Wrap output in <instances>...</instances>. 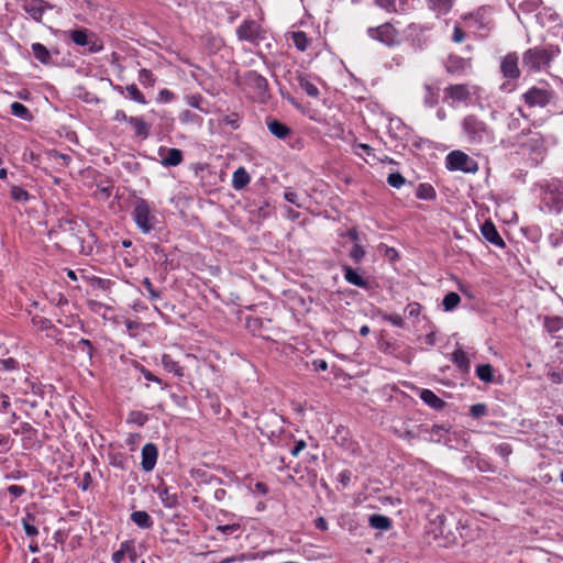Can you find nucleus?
<instances>
[{
	"mask_svg": "<svg viewBox=\"0 0 563 563\" xmlns=\"http://www.w3.org/2000/svg\"><path fill=\"white\" fill-rule=\"evenodd\" d=\"M125 551H132V541L121 543L120 549L112 554V562L122 563L125 558Z\"/></svg>",
	"mask_w": 563,
	"mask_h": 563,
	"instance_id": "obj_42",
	"label": "nucleus"
},
{
	"mask_svg": "<svg viewBox=\"0 0 563 563\" xmlns=\"http://www.w3.org/2000/svg\"><path fill=\"white\" fill-rule=\"evenodd\" d=\"M343 273L344 278L347 283L361 288L367 287V282L362 276H360L352 267L344 265Z\"/></svg>",
	"mask_w": 563,
	"mask_h": 563,
	"instance_id": "obj_23",
	"label": "nucleus"
},
{
	"mask_svg": "<svg viewBox=\"0 0 563 563\" xmlns=\"http://www.w3.org/2000/svg\"><path fill=\"white\" fill-rule=\"evenodd\" d=\"M446 167L451 170H462L464 173H476L477 163L462 151H452L446 156Z\"/></svg>",
	"mask_w": 563,
	"mask_h": 563,
	"instance_id": "obj_5",
	"label": "nucleus"
},
{
	"mask_svg": "<svg viewBox=\"0 0 563 563\" xmlns=\"http://www.w3.org/2000/svg\"><path fill=\"white\" fill-rule=\"evenodd\" d=\"M129 123L133 126L137 137L146 139L150 134V124L142 117H130Z\"/></svg>",
	"mask_w": 563,
	"mask_h": 563,
	"instance_id": "obj_20",
	"label": "nucleus"
},
{
	"mask_svg": "<svg viewBox=\"0 0 563 563\" xmlns=\"http://www.w3.org/2000/svg\"><path fill=\"white\" fill-rule=\"evenodd\" d=\"M545 199L555 211L561 212L563 210V181L552 180L548 185Z\"/></svg>",
	"mask_w": 563,
	"mask_h": 563,
	"instance_id": "obj_11",
	"label": "nucleus"
},
{
	"mask_svg": "<svg viewBox=\"0 0 563 563\" xmlns=\"http://www.w3.org/2000/svg\"><path fill=\"white\" fill-rule=\"evenodd\" d=\"M8 493L13 498H19L25 493V488L23 486H19V485H11L8 487Z\"/></svg>",
	"mask_w": 563,
	"mask_h": 563,
	"instance_id": "obj_61",
	"label": "nucleus"
},
{
	"mask_svg": "<svg viewBox=\"0 0 563 563\" xmlns=\"http://www.w3.org/2000/svg\"><path fill=\"white\" fill-rule=\"evenodd\" d=\"M544 328L551 334H554L563 329V318L551 316L544 318Z\"/></svg>",
	"mask_w": 563,
	"mask_h": 563,
	"instance_id": "obj_32",
	"label": "nucleus"
},
{
	"mask_svg": "<svg viewBox=\"0 0 563 563\" xmlns=\"http://www.w3.org/2000/svg\"><path fill=\"white\" fill-rule=\"evenodd\" d=\"M481 232L489 243L498 247H505V242L492 221H485L481 227Z\"/></svg>",
	"mask_w": 563,
	"mask_h": 563,
	"instance_id": "obj_15",
	"label": "nucleus"
},
{
	"mask_svg": "<svg viewBox=\"0 0 563 563\" xmlns=\"http://www.w3.org/2000/svg\"><path fill=\"white\" fill-rule=\"evenodd\" d=\"M477 377L484 383L493 382V367L489 364H481L476 367Z\"/></svg>",
	"mask_w": 563,
	"mask_h": 563,
	"instance_id": "obj_40",
	"label": "nucleus"
},
{
	"mask_svg": "<svg viewBox=\"0 0 563 563\" xmlns=\"http://www.w3.org/2000/svg\"><path fill=\"white\" fill-rule=\"evenodd\" d=\"M393 432L400 439L411 441L423 435L428 432V428L422 424H413L409 421H401L393 426Z\"/></svg>",
	"mask_w": 563,
	"mask_h": 563,
	"instance_id": "obj_7",
	"label": "nucleus"
},
{
	"mask_svg": "<svg viewBox=\"0 0 563 563\" xmlns=\"http://www.w3.org/2000/svg\"><path fill=\"white\" fill-rule=\"evenodd\" d=\"M500 69L506 78L518 79L520 77L518 55L516 53L507 54L501 60Z\"/></svg>",
	"mask_w": 563,
	"mask_h": 563,
	"instance_id": "obj_12",
	"label": "nucleus"
},
{
	"mask_svg": "<svg viewBox=\"0 0 563 563\" xmlns=\"http://www.w3.org/2000/svg\"><path fill=\"white\" fill-rule=\"evenodd\" d=\"M125 325L131 336H136V330H139L142 327L141 322L135 320H126Z\"/></svg>",
	"mask_w": 563,
	"mask_h": 563,
	"instance_id": "obj_59",
	"label": "nucleus"
},
{
	"mask_svg": "<svg viewBox=\"0 0 563 563\" xmlns=\"http://www.w3.org/2000/svg\"><path fill=\"white\" fill-rule=\"evenodd\" d=\"M23 529L27 537H35L38 534L37 528L27 522L26 520H23Z\"/></svg>",
	"mask_w": 563,
	"mask_h": 563,
	"instance_id": "obj_63",
	"label": "nucleus"
},
{
	"mask_svg": "<svg viewBox=\"0 0 563 563\" xmlns=\"http://www.w3.org/2000/svg\"><path fill=\"white\" fill-rule=\"evenodd\" d=\"M139 81L144 86H153L155 84V78L152 71L143 68L139 73Z\"/></svg>",
	"mask_w": 563,
	"mask_h": 563,
	"instance_id": "obj_45",
	"label": "nucleus"
},
{
	"mask_svg": "<svg viewBox=\"0 0 563 563\" xmlns=\"http://www.w3.org/2000/svg\"><path fill=\"white\" fill-rule=\"evenodd\" d=\"M158 497L167 508H173L178 504L177 494L170 493L168 487L158 488Z\"/></svg>",
	"mask_w": 563,
	"mask_h": 563,
	"instance_id": "obj_28",
	"label": "nucleus"
},
{
	"mask_svg": "<svg viewBox=\"0 0 563 563\" xmlns=\"http://www.w3.org/2000/svg\"><path fill=\"white\" fill-rule=\"evenodd\" d=\"M284 198L287 202L295 205L297 208H302L305 202L307 201V197L305 194H298L290 189H287L284 192Z\"/></svg>",
	"mask_w": 563,
	"mask_h": 563,
	"instance_id": "obj_33",
	"label": "nucleus"
},
{
	"mask_svg": "<svg viewBox=\"0 0 563 563\" xmlns=\"http://www.w3.org/2000/svg\"><path fill=\"white\" fill-rule=\"evenodd\" d=\"M88 307L89 309L95 312V313H99V314H102L103 318H106V313L104 311L106 310H110L111 308L106 306L104 303L102 302H99L97 300H90L88 302Z\"/></svg>",
	"mask_w": 563,
	"mask_h": 563,
	"instance_id": "obj_48",
	"label": "nucleus"
},
{
	"mask_svg": "<svg viewBox=\"0 0 563 563\" xmlns=\"http://www.w3.org/2000/svg\"><path fill=\"white\" fill-rule=\"evenodd\" d=\"M128 421L129 422H133V423L142 427L147 421V416L145 413L141 412V411H132L129 415Z\"/></svg>",
	"mask_w": 563,
	"mask_h": 563,
	"instance_id": "obj_49",
	"label": "nucleus"
},
{
	"mask_svg": "<svg viewBox=\"0 0 563 563\" xmlns=\"http://www.w3.org/2000/svg\"><path fill=\"white\" fill-rule=\"evenodd\" d=\"M299 87L311 98L319 96V89L306 75H299L297 77Z\"/></svg>",
	"mask_w": 563,
	"mask_h": 563,
	"instance_id": "obj_24",
	"label": "nucleus"
},
{
	"mask_svg": "<svg viewBox=\"0 0 563 563\" xmlns=\"http://www.w3.org/2000/svg\"><path fill=\"white\" fill-rule=\"evenodd\" d=\"M32 52L34 57L43 64H47L51 59L48 49L41 43L32 44Z\"/></svg>",
	"mask_w": 563,
	"mask_h": 563,
	"instance_id": "obj_34",
	"label": "nucleus"
},
{
	"mask_svg": "<svg viewBox=\"0 0 563 563\" xmlns=\"http://www.w3.org/2000/svg\"><path fill=\"white\" fill-rule=\"evenodd\" d=\"M365 256V251L362 245L358 243H354L352 250L350 251V257L354 262H360Z\"/></svg>",
	"mask_w": 563,
	"mask_h": 563,
	"instance_id": "obj_51",
	"label": "nucleus"
},
{
	"mask_svg": "<svg viewBox=\"0 0 563 563\" xmlns=\"http://www.w3.org/2000/svg\"><path fill=\"white\" fill-rule=\"evenodd\" d=\"M369 526L378 530H388L391 527V520L384 515H372L368 518Z\"/></svg>",
	"mask_w": 563,
	"mask_h": 563,
	"instance_id": "obj_29",
	"label": "nucleus"
},
{
	"mask_svg": "<svg viewBox=\"0 0 563 563\" xmlns=\"http://www.w3.org/2000/svg\"><path fill=\"white\" fill-rule=\"evenodd\" d=\"M461 301L459 294L451 291L446 294L442 300V305L445 311L455 309Z\"/></svg>",
	"mask_w": 563,
	"mask_h": 563,
	"instance_id": "obj_41",
	"label": "nucleus"
},
{
	"mask_svg": "<svg viewBox=\"0 0 563 563\" xmlns=\"http://www.w3.org/2000/svg\"><path fill=\"white\" fill-rule=\"evenodd\" d=\"M267 129L269 132L279 140H285L290 135V129L283 122L277 120H267Z\"/></svg>",
	"mask_w": 563,
	"mask_h": 563,
	"instance_id": "obj_18",
	"label": "nucleus"
},
{
	"mask_svg": "<svg viewBox=\"0 0 563 563\" xmlns=\"http://www.w3.org/2000/svg\"><path fill=\"white\" fill-rule=\"evenodd\" d=\"M142 284L147 290L151 299H156L159 297V292L153 287V284L151 283L150 278L145 277Z\"/></svg>",
	"mask_w": 563,
	"mask_h": 563,
	"instance_id": "obj_56",
	"label": "nucleus"
},
{
	"mask_svg": "<svg viewBox=\"0 0 563 563\" xmlns=\"http://www.w3.org/2000/svg\"><path fill=\"white\" fill-rule=\"evenodd\" d=\"M34 327L40 331L49 330L53 328L51 320L43 317H35L32 319Z\"/></svg>",
	"mask_w": 563,
	"mask_h": 563,
	"instance_id": "obj_47",
	"label": "nucleus"
},
{
	"mask_svg": "<svg viewBox=\"0 0 563 563\" xmlns=\"http://www.w3.org/2000/svg\"><path fill=\"white\" fill-rule=\"evenodd\" d=\"M201 101H202V97L200 95H192V96L187 97V103L190 107L199 109L202 112H207V110H205L201 107Z\"/></svg>",
	"mask_w": 563,
	"mask_h": 563,
	"instance_id": "obj_53",
	"label": "nucleus"
},
{
	"mask_svg": "<svg viewBox=\"0 0 563 563\" xmlns=\"http://www.w3.org/2000/svg\"><path fill=\"white\" fill-rule=\"evenodd\" d=\"M294 45L300 52H305L310 45V40L302 31H296L290 34Z\"/></svg>",
	"mask_w": 563,
	"mask_h": 563,
	"instance_id": "obj_31",
	"label": "nucleus"
},
{
	"mask_svg": "<svg viewBox=\"0 0 563 563\" xmlns=\"http://www.w3.org/2000/svg\"><path fill=\"white\" fill-rule=\"evenodd\" d=\"M21 8L34 21L41 22L43 14L53 7L44 0H22Z\"/></svg>",
	"mask_w": 563,
	"mask_h": 563,
	"instance_id": "obj_10",
	"label": "nucleus"
},
{
	"mask_svg": "<svg viewBox=\"0 0 563 563\" xmlns=\"http://www.w3.org/2000/svg\"><path fill=\"white\" fill-rule=\"evenodd\" d=\"M462 130L471 145H492L495 142L494 130L474 114L463 119Z\"/></svg>",
	"mask_w": 563,
	"mask_h": 563,
	"instance_id": "obj_1",
	"label": "nucleus"
},
{
	"mask_svg": "<svg viewBox=\"0 0 563 563\" xmlns=\"http://www.w3.org/2000/svg\"><path fill=\"white\" fill-rule=\"evenodd\" d=\"M496 453L503 457H508L512 453V449L508 443H500L495 448Z\"/></svg>",
	"mask_w": 563,
	"mask_h": 563,
	"instance_id": "obj_57",
	"label": "nucleus"
},
{
	"mask_svg": "<svg viewBox=\"0 0 563 563\" xmlns=\"http://www.w3.org/2000/svg\"><path fill=\"white\" fill-rule=\"evenodd\" d=\"M236 35L240 41L255 43L263 38L261 25L254 20H245L238 29Z\"/></svg>",
	"mask_w": 563,
	"mask_h": 563,
	"instance_id": "obj_8",
	"label": "nucleus"
},
{
	"mask_svg": "<svg viewBox=\"0 0 563 563\" xmlns=\"http://www.w3.org/2000/svg\"><path fill=\"white\" fill-rule=\"evenodd\" d=\"M405 183V177L399 173L389 174L387 177V184L394 188H400Z\"/></svg>",
	"mask_w": 563,
	"mask_h": 563,
	"instance_id": "obj_46",
	"label": "nucleus"
},
{
	"mask_svg": "<svg viewBox=\"0 0 563 563\" xmlns=\"http://www.w3.org/2000/svg\"><path fill=\"white\" fill-rule=\"evenodd\" d=\"M367 34L371 38L387 46H394L399 43V33L390 23H384L377 27H369Z\"/></svg>",
	"mask_w": 563,
	"mask_h": 563,
	"instance_id": "obj_6",
	"label": "nucleus"
},
{
	"mask_svg": "<svg viewBox=\"0 0 563 563\" xmlns=\"http://www.w3.org/2000/svg\"><path fill=\"white\" fill-rule=\"evenodd\" d=\"M157 456H158L157 446L153 443H146L142 448L141 465H142L143 471L151 472L156 465Z\"/></svg>",
	"mask_w": 563,
	"mask_h": 563,
	"instance_id": "obj_13",
	"label": "nucleus"
},
{
	"mask_svg": "<svg viewBox=\"0 0 563 563\" xmlns=\"http://www.w3.org/2000/svg\"><path fill=\"white\" fill-rule=\"evenodd\" d=\"M179 118L183 123L200 124L202 122V118L200 115L189 110L183 111Z\"/></svg>",
	"mask_w": 563,
	"mask_h": 563,
	"instance_id": "obj_44",
	"label": "nucleus"
},
{
	"mask_svg": "<svg viewBox=\"0 0 563 563\" xmlns=\"http://www.w3.org/2000/svg\"><path fill=\"white\" fill-rule=\"evenodd\" d=\"M11 113L20 119H23V120H31L32 119V114L30 112V110L21 102H13L11 103Z\"/></svg>",
	"mask_w": 563,
	"mask_h": 563,
	"instance_id": "obj_37",
	"label": "nucleus"
},
{
	"mask_svg": "<svg viewBox=\"0 0 563 563\" xmlns=\"http://www.w3.org/2000/svg\"><path fill=\"white\" fill-rule=\"evenodd\" d=\"M428 8L439 18L448 14L455 4L456 0H426Z\"/></svg>",
	"mask_w": 563,
	"mask_h": 563,
	"instance_id": "obj_16",
	"label": "nucleus"
},
{
	"mask_svg": "<svg viewBox=\"0 0 563 563\" xmlns=\"http://www.w3.org/2000/svg\"><path fill=\"white\" fill-rule=\"evenodd\" d=\"M560 53L555 46H534L522 55V66L528 71L537 73L550 66L553 58Z\"/></svg>",
	"mask_w": 563,
	"mask_h": 563,
	"instance_id": "obj_2",
	"label": "nucleus"
},
{
	"mask_svg": "<svg viewBox=\"0 0 563 563\" xmlns=\"http://www.w3.org/2000/svg\"><path fill=\"white\" fill-rule=\"evenodd\" d=\"M465 32L462 30L460 25L456 24L453 29L452 41L454 43H462L465 40Z\"/></svg>",
	"mask_w": 563,
	"mask_h": 563,
	"instance_id": "obj_58",
	"label": "nucleus"
},
{
	"mask_svg": "<svg viewBox=\"0 0 563 563\" xmlns=\"http://www.w3.org/2000/svg\"><path fill=\"white\" fill-rule=\"evenodd\" d=\"M522 97L530 107H545L552 99L553 93L550 89L531 87Z\"/></svg>",
	"mask_w": 563,
	"mask_h": 563,
	"instance_id": "obj_9",
	"label": "nucleus"
},
{
	"mask_svg": "<svg viewBox=\"0 0 563 563\" xmlns=\"http://www.w3.org/2000/svg\"><path fill=\"white\" fill-rule=\"evenodd\" d=\"M0 364L5 371H13L18 367V362L12 357L1 360Z\"/></svg>",
	"mask_w": 563,
	"mask_h": 563,
	"instance_id": "obj_62",
	"label": "nucleus"
},
{
	"mask_svg": "<svg viewBox=\"0 0 563 563\" xmlns=\"http://www.w3.org/2000/svg\"><path fill=\"white\" fill-rule=\"evenodd\" d=\"M384 319L390 322L395 327H402L404 325V319L399 314H386L384 316Z\"/></svg>",
	"mask_w": 563,
	"mask_h": 563,
	"instance_id": "obj_60",
	"label": "nucleus"
},
{
	"mask_svg": "<svg viewBox=\"0 0 563 563\" xmlns=\"http://www.w3.org/2000/svg\"><path fill=\"white\" fill-rule=\"evenodd\" d=\"M416 196L422 200H433L435 198V190L429 184H420L417 188Z\"/></svg>",
	"mask_w": 563,
	"mask_h": 563,
	"instance_id": "obj_39",
	"label": "nucleus"
},
{
	"mask_svg": "<svg viewBox=\"0 0 563 563\" xmlns=\"http://www.w3.org/2000/svg\"><path fill=\"white\" fill-rule=\"evenodd\" d=\"M250 176L243 167L238 168L233 173L232 186L234 189L240 190L250 183Z\"/></svg>",
	"mask_w": 563,
	"mask_h": 563,
	"instance_id": "obj_27",
	"label": "nucleus"
},
{
	"mask_svg": "<svg viewBox=\"0 0 563 563\" xmlns=\"http://www.w3.org/2000/svg\"><path fill=\"white\" fill-rule=\"evenodd\" d=\"M77 349L82 351V352H86L87 355L91 358L92 357V354H93V346H92V343L87 340V339H80L78 342H77Z\"/></svg>",
	"mask_w": 563,
	"mask_h": 563,
	"instance_id": "obj_50",
	"label": "nucleus"
},
{
	"mask_svg": "<svg viewBox=\"0 0 563 563\" xmlns=\"http://www.w3.org/2000/svg\"><path fill=\"white\" fill-rule=\"evenodd\" d=\"M183 162V152L179 148H166L162 155V164L164 166H178Z\"/></svg>",
	"mask_w": 563,
	"mask_h": 563,
	"instance_id": "obj_19",
	"label": "nucleus"
},
{
	"mask_svg": "<svg viewBox=\"0 0 563 563\" xmlns=\"http://www.w3.org/2000/svg\"><path fill=\"white\" fill-rule=\"evenodd\" d=\"M548 376L553 384H562L563 383V372L550 371L548 373Z\"/></svg>",
	"mask_w": 563,
	"mask_h": 563,
	"instance_id": "obj_64",
	"label": "nucleus"
},
{
	"mask_svg": "<svg viewBox=\"0 0 563 563\" xmlns=\"http://www.w3.org/2000/svg\"><path fill=\"white\" fill-rule=\"evenodd\" d=\"M446 433L448 429L444 426L433 424L431 429H428V432H423L422 437L429 434V437L426 438L428 441L440 442Z\"/></svg>",
	"mask_w": 563,
	"mask_h": 563,
	"instance_id": "obj_30",
	"label": "nucleus"
},
{
	"mask_svg": "<svg viewBox=\"0 0 563 563\" xmlns=\"http://www.w3.org/2000/svg\"><path fill=\"white\" fill-rule=\"evenodd\" d=\"M240 529L239 523H232V525H223V526H217L216 530L220 531L222 534H231Z\"/></svg>",
	"mask_w": 563,
	"mask_h": 563,
	"instance_id": "obj_55",
	"label": "nucleus"
},
{
	"mask_svg": "<svg viewBox=\"0 0 563 563\" xmlns=\"http://www.w3.org/2000/svg\"><path fill=\"white\" fill-rule=\"evenodd\" d=\"M375 3L388 12L396 11V0H375Z\"/></svg>",
	"mask_w": 563,
	"mask_h": 563,
	"instance_id": "obj_54",
	"label": "nucleus"
},
{
	"mask_svg": "<svg viewBox=\"0 0 563 563\" xmlns=\"http://www.w3.org/2000/svg\"><path fill=\"white\" fill-rule=\"evenodd\" d=\"M445 96L453 101H466L470 98V91L466 85H451L444 90Z\"/></svg>",
	"mask_w": 563,
	"mask_h": 563,
	"instance_id": "obj_17",
	"label": "nucleus"
},
{
	"mask_svg": "<svg viewBox=\"0 0 563 563\" xmlns=\"http://www.w3.org/2000/svg\"><path fill=\"white\" fill-rule=\"evenodd\" d=\"M420 398L423 400V402L435 410H441L445 406V401L438 397L430 389H422L420 391Z\"/></svg>",
	"mask_w": 563,
	"mask_h": 563,
	"instance_id": "obj_21",
	"label": "nucleus"
},
{
	"mask_svg": "<svg viewBox=\"0 0 563 563\" xmlns=\"http://www.w3.org/2000/svg\"><path fill=\"white\" fill-rule=\"evenodd\" d=\"M131 520L142 529H148L152 527L153 521L151 516L143 510H137L131 514Z\"/></svg>",
	"mask_w": 563,
	"mask_h": 563,
	"instance_id": "obj_26",
	"label": "nucleus"
},
{
	"mask_svg": "<svg viewBox=\"0 0 563 563\" xmlns=\"http://www.w3.org/2000/svg\"><path fill=\"white\" fill-rule=\"evenodd\" d=\"M131 216L143 234H148L157 223V217L154 208L143 198H136L133 201Z\"/></svg>",
	"mask_w": 563,
	"mask_h": 563,
	"instance_id": "obj_3",
	"label": "nucleus"
},
{
	"mask_svg": "<svg viewBox=\"0 0 563 563\" xmlns=\"http://www.w3.org/2000/svg\"><path fill=\"white\" fill-rule=\"evenodd\" d=\"M452 361L462 371H467L470 367V361L463 350L454 351L452 354Z\"/></svg>",
	"mask_w": 563,
	"mask_h": 563,
	"instance_id": "obj_36",
	"label": "nucleus"
},
{
	"mask_svg": "<svg viewBox=\"0 0 563 563\" xmlns=\"http://www.w3.org/2000/svg\"><path fill=\"white\" fill-rule=\"evenodd\" d=\"M115 90H118L120 93H124V91L128 93V97L140 103V104H146L147 100L145 99V96L140 91V89L136 87V85L132 84L126 86L124 89L121 86H117Z\"/></svg>",
	"mask_w": 563,
	"mask_h": 563,
	"instance_id": "obj_22",
	"label": "nucleus"
},
{
	"mask_svg": "<svg viewBox=\"0 0 563 563\" xmlns=\"http://www.w3.org/2000/svg\"><path fill=\"white\" fill-rule=\"evenodd\" d=\"M10 196L13 200L20 201V202L27 201L30 198L29 192L19 186L11 187Z\"/></svg>",
	"mask_w": 563,
	"mask_h": 563,
	"instance_id": "obj_43",
	"label": "nucleus"
},
{
	"mask_svg": "<svg viewBox=\"0 0 563 563\" xmlns=\"http://www.w3.org/2000/svg\"><path fill=\"white\" fill-rule=\"evenodd\" d=\"M493 15V7L482 5L473 12L462 14L461 19L465 22H470V26H474L478 31L488 33L494 26Z\"/></svg>",
	"mask_w": 563,
	"mask_h": 563,
	"instance_id": "obj_4",
	"label": "nucleus"
},
{
	"mask_svg": "<svg viewBox=\"0 0 563 563\" xmlns=\"http://www.w3.org/2000/svg\"><path fill=\"white\" fill-rule=\"evenodd\" d=\"M470 413L473 418H481L487 415V407L484 404H475L471 406Z\"/></svg>",
	"mask_w": 563,
	"mask_h": 563,
	"instance_id": "obj_52",
	"label": "nucleus"
},
{
	"mask_svg": "<svg viewBox=\"0 0 563 563\" xmlns=\"http://www.w3.org/2000/svg\"><path fill=\"white\" fill-rule=\"evenodd\" d=\"M69 37L76 45H79V46L89 45L88 30H86V29L70 31Z\"/></svg>",
	"mask_w": 563,
	"mask_h": 563,
	"instance_id": "obj_35",
	"label": "nucleus"
},
{
	"mask_svg": "<svg viewBox=\"0 0 563 563\" xmlns=\"http://www.w3.org/2000/svg\"><path fill=\"white\" fill-rule=\"evenodd\" d=\"M162 364L167 372L174 373L177 376H183V368L169 355H163Z\"/></svg>",
	"mask_w": 563,
	"mask_h": 563,
	"instance_id": "obj_38",
	"label": "nucleus"
},
{
	"mask_svg": "<svg viewBox=\"0 0 563 563\" xmlns=\"http://www.w3.org/2000/svg\"><path fill=\"white\" fill-rule=\"evenodd\" d=\"M423 103L429 108L434 107L439 100V89L430 84H426L423 86Z\"/></svg>",
	"mask_w": 563,
	"mask_h": 563,
	"instance_id": "obj_25",
	"label": "nucleus"
},
{
	"mask_svg": "<svg viewBox=\"0 0 563 563\" xmlns=\"http://www.w3.org/2000/svg\"><path fill=\"white\" fill-rule=\"evenodd\" d=\"M59 227L64 232H68L75 239V242L80 244V253L89 254L91 252L92 247L90 245L85 247L81 239L77 236L81 225L76 220L63 219Z\"/></svg>",
	"mask_w": 563,
	"mask_h": 563,
	"instance_id": "obj_14",
	"label": "nucleus"
}]
</instances>
